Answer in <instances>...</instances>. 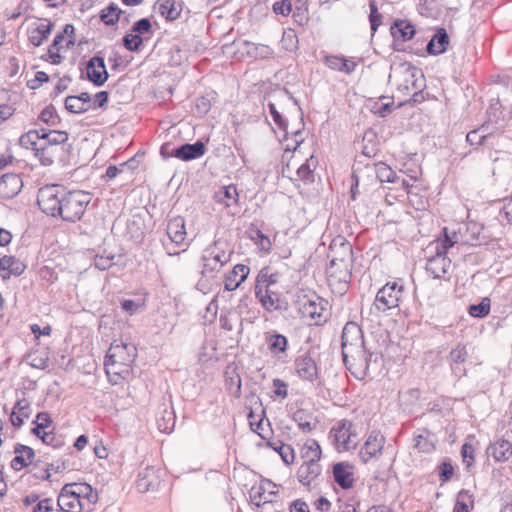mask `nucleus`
<instances>
[{"label":"nucleus","instance_id":"4c0bfd02","mask_svg":"<svg viewBox=\"0 0 512 512\" xmlns=\"http://www.w3.org/2000/svg\"><path fill=\"white\" fill-rule=\"evenodd\" d=\"M74 31L75 29L72 24H66L63 28V31L54 37L51 45L48 48V56L51 59L52 64L57 65L60 64L62 61V56L59 53L54 52V47L60 45L64 40L65 36H68V38L72 37L74 35Z\"/></svg>","mask_w":512,"mask_h":512},{"label":"nucleus","instance_id":"7ed1b4c3","mask_svg":"<svg viewBox=\"0 0 512 512\" xmlns=\"http://www.w3.org/2000/svg\"><path fill=\"white\" fill-rule=\"evenodd\" d=\"M391 70L392 73L389 75V78L395 79L398 91L407 94L413 90L412 100L413 102H419V98H422V89L424 87L422 71L408 62L392 66Z\"/></svg>","mask_w":512,"mask_h":512},{"label":"nucleus","instance_id":"ddd939ff","mask_svg":"<svg viewBox=\"0 0 512 512\" xmlns=\"http://www.w3.org/2000/svg\"><path fill=\"white\" fill-rule=\"evenodd\" d=\"M62 193L58 185H47L39 189L37 203L46 215L56 217L61 214Z\"/></svg>","mask_w":512,"mask_h":512},{"label":"nucleus","instance_id":"4468645a","mask_svg":"<svg viewBox=\"0 0 512 512\" xmlns=\"http://www.w3.org/2000/svg\"><path fill=\"white\" fill-rule=\"evenodd\" d=\"M246 408L249 409L247 418L250 428L261 438L265 439L264 434V416L265 411L262 408L261 399L253 392L246 396Z\"/></svg>","mask_w":512,"mask_h":512},{"label":"nucleus","instance_id":"e2e57ef3","mask_svg":"<svg viewBox=\"0 0 512 512\" xmlns=\"http://www.w3.org/2000/svg\"><path fill=\"white\" fill-rule=\"evenodd\" d=\"M42 442L46 445L52 446L54 449H60L64 446L63 438L52 431L43 433Z\"/></svg>","mask_w":512,"mask_h":512},{"label":"nucleus","instance_id":"5fc2aeb1","mask_svg":"<svg viewBox=\"0 0 512 512\" xmlns=\"http://www.w3.org/2000/svg\"><path fill=\"white\" fill-rule=\"evenodd\" d=\"M122 41H123L124 47L130 52L139 51L143 44L142 36L138 35L137 33L126 34L123 37Z\"/></svg>","mask_w":512,"mask_h":512},{"label":"nucleus","instance_id":"7c9ffc66","mask_svg":"<svg viewBox=\"0 0 512 512\" xmlns=\"http://www.w3.org/2000/svg\"><path fill=\"white\" fill-rule=\"evenodd\" d=\"M467 347L464 344H458L450 351L449 361L453 373L457 376L465 375V369L461 366L467 359Z\"/></svg>","mask_w":512,"mask_h":512},{"label":"nucleus","instance_id":"9b49d317","mask_svg":"<svg viewBox=\"0 0 512 512\" xmlns=\"http://www.w3.org/2000/svg\"><path fill=\"white\" fill-rule=\"evenodd\" d=\"M43 142L41 148L36 149V157L44 166H50L54 163L55 150L60 144L68 140V133L60 130L42 128Z\"/></svg>","mask_w":512,"mask_h":512},{"label":"nucleus","instance_id":"bf43d9fd","mask_svg":"<svg viewBox=\"0 0 512 512\" xmlns=\"http://www.w3.org/2000/svg\"><path fill=\"white\" fill-rule=\"evenodd\" d=\"M65 108L71 113H84L86 108L83 102H80L77 96H68L65 98Z\"/></svg>","mask_w":512,"mask_h":512},{"label":"nucleus","instance_id":"2eb2a0df","mask_svg":"<svg viewBox=\"0 0 512 512\" xmlns=\"http://www.w3.org/2000/svg\"><path fill=\"white\" fill-rule=\"evenodd\" d=\"M365 347L361 327L355 322H348L343 328L341 336L342 356Z\"/></svg>","mask_w":512,"mask_h":512},{"label":"nucleus","instance_id":"b1692460","mask_svg":"<svg viewBox=\"0 0 512 512\" xmlns=\"http://www.w3.org/2000/svg\"><path fill=\"white\" fill-rule=\"evenodd\" d=\"M23 188V181L19 174L6 173L0 177V198L12 199Z\"/></svg>","mask_w":512,"mask_h":512},{"label":"nucleus","instance_id":"680f3d73","mask_svg":"<svg viewBox=\"0 0 512 512\" xmlns=\"http://www.w3.org/2000/svg\"><path fill=\"white\" fill-rule=\"evenodd\" d=\"M76 493L78 494V497L81 496L88 499L91 503H96L98 500V494L96 491L93 490L91 485L89 484H80L78 485V488L76 490Z\"/></svg>","mask_w":512,"mask_h":512},{"label":"nucleus","instance_id":"49530a36","mask_svg":"<svg viewBox=\"0 0 512 512\" xmlns=\"http://www.w3.org/2000/svg\"><path fill=\"white\" fill-rule=\"evenodd\" d=\"M38 120L51 127L57 126L61 122V118L53 105L45 107L39 114Z\"/></svg>","mask_w":512,"mask_h":512},{"label":"nucleus","instance_id":"8fccbe9b","mask_svg":"<svg viewBox=\"0 0 512 512\" xmlns=\"http://www.w3.org/2000/svg\"><path fill=\"white\" fill-rule=\"evenodd\" d=\"M268 106H269L270 114L272 115L275 124L279 127L280 130H282V136L278 137L279 142L282 143L283 141L288 139V130H287L286 122H285L284 118L282 117V115L277 111L275 104L269 103Z\"/></svg>","mask_w":512,"mask_h":512},{"label":"nucleus","instance_id":"c85d7f7f","mask_svg":"<svg viewBox=\"0 0 512 512\" xmlns=\"http://www.w3.org/2000/svg\"><path fill=\"white\" fill-rule=\"evenodd\" d=\"M167 235L171 243L179 246L186 239L185 220L181 216H176L168 221Z\"/></svg>","mask_w":512,"mask_h":512},{"label":"nucleus","instance_id":"052dcab7","mask_svg":"<svg viewBox=\"0 0 512 512\" xmlns=\"http://www.w3.org/2000/svg\"><path fill=\"white\" fill-rule=\"evenodd\" d=\"M114 254L96 255L94 258V266L99 270H107L114 265Z\"/></svg>","mask_w":512,"mask_h":512},{"label":"nucleus","instance_id":"6e6552de","mask_svg":"<svg viewBox=\"0 0 512 512\" xmlns=\"http://www.w3.org/2000/svg\"><path fill=\"white\" fill-rule=\"evenodd\" d=\"M329 439L338 452L356 449L358 432L355 424L347 419L336 422L329 432Z\"/></svg>","mask_w":512,"mask_h":512},{"label":"nucleus","instance_id":"bb28decb","mask_svg":"<svg viewBox=\"0 0 512 512\" xmlns=\"http://www.w3.org/2000/svg\"><path fill=\"white\" fill-rule=\"evenodd\" d=\"M26 268V265L14 256H3L0 259V276L3 280H8L12 275L20 276Z\"/></svg>","mask_w":512,"mask_h":512},{"label":"nucleus","instance_id":"393cba45","mask_svg":"<svg viewBox=\"0 0 512 512\" xmlns=\"http://www.w3.org/2000/svg\"><path fill=\"white\" fill-rule=\"evenodd\" d=\"M136 347L133 344H112L106 353V358L113 359L130 368L136 358Z\"/></svg>","mask_w":512,"mask_h":512},{"label":"nucleus","instance_id":"a18cd8bd","mask_svg":"<svg viewBox=\"0 0 512 512\" xmlns=\"http://www.w3.org/2000/svg\"><path fill=\"white\" fill-rule=\"evenodd\" d=\"M269 350L272 353L284 352L288 344L287 338L282 334H268L266 336Z\"/></svg>","mask_w":512,"mask_h":512},{"label":"nucleus","instance_id":"dca6fc26","mask_svg":"<svg viewBox=\"0 0 512 512\" xmlns=\"http://www.w3.org/2000/svg\"><path fill=\"white\" fill-rule=\"evenodd\" d=\"M108 77L104 58L99 55L91 57L86 63V78L95 86L101 87Z\"/></svg>","mask_w":512,"mask_h":512},{"label":"nucleus","instance_id":"58836bf2","mask_svg":"<svg viewBox=\"0 0 512 512\" xmlns=\"http://www.w3.org/2000/svg\"><path fill=\"white\" fill-rule=\"evenodd\" d=\"M42 128L29 130L19 139L20 145L26 149H32L35 155L36 149H40L41 142H43Z\"/></svg>","mask_w":512,"mask_h":512},{"label":"nucleus","instance_id":"4d7b16f0","mask_svg":"<svg viewBox=\"0 0 512 512\" xmlns=\"http://www.w3.org/2000/svg\"><path fill=\"white\" fill-rule=\"evenodd\" d=\"M486 128L485 125H482L480 128L470 131L466 135V141L470 145H480L483 143V141L486 139L487 134H485Z\"/></svg>","mask_w":512,"mask_h":512},{"label":"nucleus","instance_id":"1a4fd4ad","mask_svg":"<svg viewBox=\"0 0 512 512\" xmlns=\"http://www.w3.org/2000/svg\"><path fill=\"white\" fill-rule=\"evenodd\" d=\"M404 294V286L397 281L388 282L380 288L375 296L373 308L378 313L388 314L392 309L398 308Z\"/></svg>","mask_w":512,"mask_h":512},{"label":"nucleus","instance_id":"0e129e2a","mask_svg":"<svg viewBox=\"0 0 512 512\" xmlns=\"http://www.w3.org/2000/svg\"><path fill=\"white\" fill-rule=\"evenodd\" d=\"M151 22L148 18H141L136 21L132 26V32L137 33L138 35H144L151 32Z\"/></svg>","mask_w":512,"mask_h":512},{"label":"nucleus","instance_id":"09e8293b","mask_svg":"<svg viewBox=\"0 0 512 512\" xmlns=\"http://www.w3.org/2000/svg\"><path fill=\"white\" fill-rule=\"evenodd\" d=\"M312 166H314L313 156L310 159H307L305 163L299 166L297 169L296 175L297 179L302 180L304 183H311L314 180V173L312 170Z\"/></svg>","mask_w":512,"mask_h":512},{"label":"nucleus","instance_id":"5701e85b","mask_svg":"<svg viewBox=\"0 0 512 512\" xmlns=\"http://www.w3.org/2000/svg\"><path fill=\"white\" fill-rule=\"evenodd\" d=\"M53 24L48 19H41L27 28L28 41L35 47L41 46L50 36Z\"/></svg>","mask_w":512,"mask_h":512},{"label":"nucleus","instance_id":"c756f323","mask_svg":"<svg viewBox=\"0 0 512 512\" xmlns=\"http://www.w3.org/2000/svg\"><path fill=\"white\" fill-rule=\"evenodd\" d=\"M487 454L496 462H506L512 457V443L505 439H497L488 446Z\"/></svg>","mask_w":512,"mask_h":512},{"label":"nucleus","instance_id":"e433bc0d","mask_svg":"<svg viewBox=\"0 0 512 512\" xmlns=\"http://www.w3.org/2000/svg\"><path fill=\"white\" fill-rule=\"evenodd\" d=\"M395 40L409 41L415 35V27L407 20H396L390 28Z\"/></svg>","mask_w":512,"mask_h":512},{"label":"nucleus","instance_id":"a211bd4d","mask_svg":"<svg viewBox=\"0 0 512 512\" xmlns=\"http://www.w3.org/2000/svg\"><path fill=\"white\" fill-rule=\"evenodd\" d=\"M160 469L153 466H147L138 473L136 487L139 492L145 493L148 491H155L159 488L161 483Z\"/></svg>","mask_w":512,"mask_h":512},{"label":"nucleus","instance_id":"423d86ee","mask_svg":"<svg viewBox=\"0 0 512 512\" xmlns=\"http://www.w3.org/2000/svg\"><path fill=\"white\" fill-rule=\"evenodd\" d=\"M267 270V268L262 269L257 277L256 296L267 310L286 308V303L281 301L278 293L271 289V286L277 283L279 273L268 274Z\"/></svg>","mask_w":512,"mask_h":512},{"label":"nucleus","instance_id":"aec40b11","mask_svg":"<svg viewBox=\"0 0 512 512\" xmlns=\"http://www.w3.org/2000/svg\"><path fill=\"white\" fill-rule=\"evenodd\" d=\"M385 439L380 432L372 431L367 437L359 456L364 463L369 462L372 458L381 453Z\"/></svg>","mask_w":512,"mask_h":512},{"label":"nucleus","instance_id":"4be33fe9","mask_svg":"<svg viewBox=\"0 0 512 512\" xmlns=\"http://www.w3.org/2000/svg\"><path fill=\"white\" fill-rule=\"evenodd\" d=\"M328 257L331 258L330 262L353 264L352 245L343 238L333 240Z\"/></svg>","mask_w":512,"mask_h":512},{"label":"nucleus","instance_id":"6e6d98bb","mask_svg":"<svg viewBox=\"0 0 512 512\" xmlns=\"http://www.w3.org/2000/svg\"><path fill=\"white\" fill-rule=\"evenodd\" d=\"M444 237L442 239H439L436 243V247H439V252L447 254L448 249L453 247L456 243V233H453L452 236L448 234V229H443Z\"/></svg>","mask_w":512,"mask_h":512},{"label":"nucleus","instance_id":"79ce46f5","mask_svg":"<svg viewBox=\"0 0 512 512\" xmlns=\"http://www.w3.org/2000/svg\"><path fill=\"white\" fill-rule=\"evenodd\" d=\"M124 13L117 4L110 3L107 7L101 10L100 20L107 26H114L120 20V16Z\"/></svg>","mask_w":512,"mask_h":512},{"label":"nucleus","instance_id":"ea45409f","mask_svg":"<svg viewBox=\"0 0 512 512\" xmlns=\"http://www.w3.org/2000/svg\"><path fill=\"white\" fill-rule=\"evenodd\" d=\"M361 164L362 163L360 161H357L353 168L352 178L354 179V184H352L351 186V193L353 199H355V189L358 186L359 182H369L372 181L373 178L375 177V172H364V170H366V168L369 165H372L371 163H366L363 166H361Z\"/></svg>","mask_w":512,"mask_h":512},{"label":"nucleus","instance_id":"72a5a7b5","mask_svg":"<svg viewBox=\"0 0 512 512\" xmlns=\"http://www.w3.org/2000/svg\"><path fill=\"white\" fill-rule=\"evenodd\" d=\"M249 274V267L243 264H237L233 267L232 271L225 277V289L233 291L247 278Z\"/></svg>","mask_w":512,"mask_h":512},{"label":"nucleus","instance_id":"c03bdc74","mask_svg":"<svg viewBox=\"0 0 512 512\" xmlns=\"http://www.w3.org/2000/svg\"><path fill=\"white\" fill-rule=\"evenodd\" d=\"M157 426L162 433H171L175 427V415L173 411L164 410L162 416L157 418Z\"/></svg>","mask_w":512,"mask_h":512},{"label":"nucleus","instance_id":"f8f14e48","mask_svg":"<svg viewBox=\"0 0 512 512\" xmlns=\"http://www.w3.org/2000/svg\"><path fill=\"white\" fill-rule=\"evenodd\" d=\"M353 264L330 262L326 269L328 285L334 293L343 295L347 292L352 277Z\"/></svg>","mask_w":512,"mask_h":512},{"label":"nucleus","instance_id":"473e14b6","mask_svg":"<svg viewBox=\"0 0 512 512\" xmlns=\"http://www.w3.org/2000/svg\"><path fill=\"white\" fill-rule=\"evenodd\" d=\"M159 12L167 21H175L183 10L182 0H158Z\"/></svg>","mask_w":512,"mask_h":512},{"label":"nucleus","instance_id":"864d4df0","mask_svg":"<svg viewBox=\"0 0 512 512\" xmlns=\"http://www.w3.org/2000/svg\"><path fill=\"white\" fill-rule=\"evenodd\" d=\"M490 312V299L483 298L482 301L478 304L470 305L469 314L472 317L483 318L487 316Z\"/></svg>","mask_w":512,"mask_h":512},{"label":"nucleus","instance_id":"6ab92c4d","mask_svg":"<svg viewBox=\"0 0 512 512\" xmlns=\"http://www.w3.org/2000/svg\"><path fill=\"white\" fill-rule=\"evenodd\" d=\"M450 268L451 260L447 255L439 252V247H436V254L427 260L425 267L427 273L434 279H444Z\"/></svg>","mask_w":512,"mask_h":512},{"label":"nucleus","instance_id":"9d476101","mask_svg":"<svg viewBox=\"0 0 512 512\" xmlns=\"http://www.w3.org/2000/svg\"><path fill=\"white\" fill-rule=\"evenodd\" d=\"M304 337L305 343L294 360V372L300 379L313 382L318 377V368L313 357L315 347L310 345V341L307 343V336Z\"/></svg>","mask_w":512,"mask_h":512},{"label":"nucleus","instance_id":"de8ad7c7","mask_svg":"<svg viewBox=\"0 0 512 512\" xmlns=\"http://www.w3.org/2000/svg\"><path fill=\"white\" fill-rule=\"evenodd\" d=\"M430 433L425 431L419 435H416L414 438L415 445L414 447L418 449L419 452L422 453H430L435 450V445L433 440L430 439Z\"/></svg>","mask_w":512,"mask_h":512},{"label":"nucleus","instance_id":"774afa93","mask_svg":"<svg viewBox=\"0 0 512 512\" xmlns=\"http://www.w3.org/2000/svg\"><path fill=\"white\" fill-rule=\"evenodd\" d=\"M52 511H54V507H53V500L51 498H45V499L38 501V503H36V505L33 507V510H32V512H52Z\"/></svg>","mask_w":512,"mask_h":512},{"label":"nucleus","instance_id":"f257e3e1","mask_svg":"<svg viewBox=\"0 0 512 512\" xmlns=\"http://www.w3.org/2000/svg\"><path fill=\"white\" fill-rule=\"evenodd\" d=\"M297 281L290 288L292 307L296 317L301 319L306 326L300 330L301 335L307 336V343L311 341V326L324 324L328 319V302L320 297L312 288L308 287L311 279L308 277L306 260L299 265L296 275H292Z\"/></svg>","mask_w":512,"mask_h":512},{"label":"nucleus","instance_id":"f3484780","mask_svg":"<svg viewBox=\"0 0 512 512\" xmlns=\"http://www.w3.org/2000/svg\"><path fill=\"white\" fill-rule=\"evenodd\" d=\"M76 484H66L57 498V512H81L82 505L76 490H71Z\"/></svg>","mask_w":512,"mask_h":512},{"label":"nucleus","instance_id":"a878e982","mask_svg":"<svg viewBox=\"0 0 512 512\" xmlns=\"http://www.w3.org/2000/svg\"><path fill=\"white\" fill-rule=\"evenodd\" d=\"M15 457L10 462V467L20 471L34 463L35 451L30 446L17 443L14 446Z\"/></svg>","mask_w":512,"mask_h":512},{"label":"nucleus","instance_id":"412c9836","mask_svg":"<svg viewBox=\"0 0 512 512\" xmlns=\"http://www.w3.org/2000/svg\"><path fill=\"white\" fill-rule=\"evenodd\" d=\"M206 152L205 144L198 140L195 143H185L171 150V155L182 161H191L202 157Z\"/></svg>","mask_w":512,"mask_h":512},{"label":"nucleus","instance_id":"37998d69","mask_svg":"<svg viewBox=\"0 0 512 512\" xmlns=\"http://www.w3.org/2000/svg\"><path fill=\"white\" fill-rule=\"evenodd\" d=\"M104 368L109 377L113 375L123 380L126 379L130 373L128 366L106 357L104 359Z\"/></svg>","mask_w":512,"mask_h":512},{"label":"nucleus","instance_id":"f704fd0d","mask_svg":"<svg viewBox=\"0 0 512 512\" xmlns=\"http://www.w3.org/2000/svg\"><path fill=\"white\" fill-rule=\"evenodd\" d=\"M449 37L444 28L437 29L431 40L427 44V52L431 55H439L447 50Z\"/></svg>","mask_w":512,"mask_h":512},{"label":"nucleus","instance_id":"39448f33","mask_svg":"<svg viewBox=\"0 0 512 512\" xmlns=\"http://www.w3.org/2000/svg\"><path fill=\"white\" fill-rule=\"evenodd\" d=\"M230 261V253L226 252L219 244L215 242L203 251L201 256L202 269L201 279L198 286L202 285L203 281H209L217 277L221 272L223 266Z\"/></svg>","mask_w":512,"mask_h":512},{"label":"nucleus","instance_id":"f03ea898","mask_svg":"<svg viewBox=\"0 0 512 512\" xmlns=\"http://www.w3.org/2000/svg\"><path fill=\"white\" fill-rule=\"evenodd\" d=\"M342 357L347 370L357 380H364L367 376L376 375L383 365L382 354L379 351H371L366 346Z\"/></svg>","mask_w":512,"mask_h":512},{"label":"nucleus","instance_id":"3c124183","mask_svg":"<svg viewBox=\"0 0 512 512\" xmlns=\"http://www.w3.org/2000/svg\"><path fill=\"white\" fill-rule=\"evenodd\" d=\"M469 503L473 506V496L469 491L461 490L457 495L453 512H469Z\"/></svg>","mask_w":512,"mask_h":512},{"label":"nucleus","instance_id":"cd10ccee","mask_svg":"<svg viewBox=\"0 0 512 512\" xmlns=\"http://www.w3.org/2000/svg\"><path fill=\"white\" fill-rule=\"evenodd\" d=\"M352 466L347 462H338L333 466L334 481L342 488L349 489L353 486L354 477Z\"/></svg>","mask_w":512,"mask_h":512},{"label":"nucleus","instance_id":"338daca9","mask_svg":"<svg viewBox=\"0 0 512 512\" xmlns=\"http://www.w3.org/2000/svg\"><path fill=\"white\" fill-rule=\"evenodd\" d=\"M121 309L129 315H134L144 303L132 299H123L120 302Z\"/></svg>","mask_w":512,"mask_h":512},{"label":"nucleus","instance_id":"603ef678","mask_svg":"<svg viewBox=\"0 0 512 512\" xmlns=\"http://www.w3.org/2000/svg\"><path fill=\"white\" fill-rule=\"evenodd\" d=\"M311 416L307 415L304 411H296L293 414L292 420L296 423L299 430L309 432L312 430Z\"/></svg>","mask_w":512,"mask_h":512},{"label":"nucleus","instance_id":"2f4dec72","mask_svg":"<svg viewBox=\"0 0 512 512\" xmlns=\"http://www.w3.org/2000/svg\"><path fill=\"white\" fill-rule=\"evenodd\" d=\"M364 172H375V178L381 183H396L399 179L396 172L384 162L373 163Z\"/></svg>","mask_w":512,"mask_h":512},{"label":"nucleus","instance_id":"c9c22d12","mask_svg":"<svg viewBox=\"0 0 512 512\" xmlns=\"http://www.w3.org/2000/svg\"><path fill=\"white\" fill-rule=\"evenodd\" d=\"M238 199L239 195L237 188L232 184L223 186L214 193V200L219 204H223L226 208L237 205Z\"/></svg>","mask_w":512,"mask_h":512},{"label":"nucleus","instance_id":"0eeeda50","mask_svg":"<svg viewBox=\"0 0 512 512\" xmlns=\"http://www.w3.org/2000/svg\"><path fill=\"white\" fill-rule=\"evenodd\" d=\"M91 201L90 193L73 190L62 193L61 214L62 220L67 222L79 221L84 215Z\"/></svg>","mask_w":512,"mask_h":512},{"label":"nucleus","instance_id":"13d9d810","mask_svg":"<svg viewBox=\"0 0 512 512\" xmlns=\"http://www.w3.org/2000/svg\"><path fill=\"white\" fill-rule=\"evenodd\" d=\"M370 14H369V22L371 25L372 33L377 31V28L381 24L382 15L378 12L377 4L374 0L369 3Z\"/></svg>","mask_w":512,"mask_h":512},{"label":"nucleus","instance_id":"69168bd1","mask_svg":"<svg viewBox=\"0 0 512 512\" xmlns=\"http://www.w3.org/2000/svg\"><path fill=\"white\" fill-rule=\"evenodd\" d=\"M273 385V397L284 399L288 395L287 384L285 381L281 379H274L272 382Z\"/></svg>","mask_w":512,"mask_h":512},{"label":"nucleus","instance_id":"20e7f679","mask_svg":"<svg viewBox=\"0 0 512 512\" xmlns=\"http://www.w3.org/2000/svg\"><path fill=\"white\" fill-rule=\"evenodd\" d=\"M302 457L306 460L297 471V479L302 485L309 486L322 470L319 464L321 458L319 444L315 440L307 441L302 449Z\"/></svg>","mask_w":512,"mask_h":512},{"label":"nucleus","instance_id":"a19ab883","mask_svg":"<svg viewBox=\"0 0 512 512\" xmlns=\"http://www.w3.org/2000/svg\"><path fill=\"white\" fill-rule=\"evenodd\" d=\"M249 494L251 502L260 507L261 505L273 502L275 492L273 490L267 491L264 485H260L258 487H252Z\"/></svg>","mask_w":512,"mask_h":512}]
</instances>
